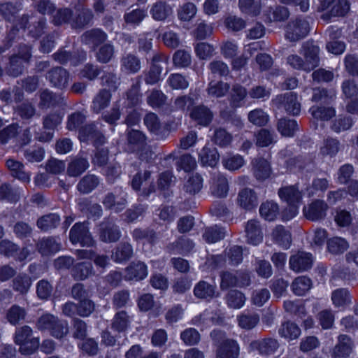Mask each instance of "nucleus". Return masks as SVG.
I'll return each instance as SVG.
<instances>
[{"label":"nucleus","instance_id":"1","mask_svg":"<svg viewBox=\"0 0 358 358\" xmlns=\"http://www.w3.org/2000/svg\"><path fill=\"white\" fill-rule=\"evenodd\" d=\"M32 329L27 325L17 328L15 332L14 342L20 346L22 355L33 354L39 347L38 338L32 336Z\"/></svg>","mask_w":358,"mask_h":358},{"label":"nucleus","instance_id":"2","mask_svg":"<svg viewBox=\"0 0 358 358\" xmlns=\"http://www.w3.org/2000/svg\"><path fill=\"white\" fill-rule=\"evenodd\" d=\"M36 325L39 329L48 330L52 336L57 338L64 337L69 332L67 322L51 314H45L40 317Z\"/></svg>","mask_w":358,"mask_h":358},{"label":"nucleus","instance_id":"3","mask_svg":"<svg viewBox=\"0 0 358 358\" xmlns=\"http://www.w3.org/2000/svg\"><path fill=\"white\" fill-rule=\"evenodd\" d=\"M310 31L308 22L301 17L289 21L285 27V37L290 42H297L305 38Z\"/></svg>","mask_w":358,"mask_h":358},{"label":"nucleus","instance_id":"4","mask_svg":"<svg viewBox=\"0 0 358 358\" xmlns=\"http://www.w3.org/2000/svg\"><path fill=\"white\" fill-rule=\"evenodd\" d=\"M69 239L73 244L80 243L82 246L92 247L96 243L89 231L87 222L76 223L69 231Z\"/></svg>","mask_w":358,"mask_h":358},{"label":"nucleus","instance_id":"5","mask_svg":"<svg viewBox=\"0 0 358 358\" xmlns=\"http://www.w3.org/2000/svg\"><path fill=\"white\" fill-rule=\"evenodd\" d=\"M272 101L278 109H283L289 115H297L301 112V103L294 92L279 94Z\"/></svg>","mask_w":358,"mask_h":358},{"label":"nucleus","instance_id":"6","mask_svg":"<svg viewBox=\"0 0 358 358\" xmlns=\"http://www.w3.org/2000/svg\"><path fill=\"white\" fill-rule=\"evenodd\" d=\"M0 254L6 257H13L15 260L22 262L30 255L27 247L20 248L18 245L13 241L3 239L0 241Z\"/></svg>","mask_w":358,"mask_h":358},{"label":"nucleus","instance_id":"7","mask_svg":"<svg viewBox=\"0 0 358 358\" xmlns=\"http://www.w3.org/2000/svg\"><path fill=\"white\" fill-rule=\"evenodd\" d=\"M122 233L119 226L110 220H104L99 226V238L103 243H115L120 240Z\"/></svg>","mask_w":358,"mask_h":358},{"label":"nucleus","instance_id":"8","mask_svg":"<svg viewBox=\"0 0 358 358\" xmlns=\"http://www.w3.org/2000/svg\"><path fill=\"white\" fill-rule=\"evenodd\" d=\"M79 138L83 142L91 141L96 148L103 145L106 142V137L94 124L83 127L79 131Z\"/></svg>","mask_w":358,"mask_h":358},{"label":"nucleus","instance_id":"9","mask_svg":"<svg viewBox=\"0 0 358 358\" xmlns=\"http://www.w3.org/2000/svg\"><path fill=\"white\" fill-rule=\"evenodd\" d=\"M46 78L53 87L63 90L69 85L70 73L62 66H55L48 71Z\"/></svg>","mask_w":358,"mask_h":358},{"label":"nucleus","instance_id":"10","mask_svg":"<svg viewBox=\"0 0 358 358\" xmlns=\"http://www.w3.org/2000/svg\"><path fill=\"white\" fill-rule=\"evenodd\" d=\"M313 258L310 253L299 251L289 258V268L295 272L306 271L312 268Z\"/></svg>","mask_w":358,"mask_h":358},{"label":"nucleus","instance_id":"11","mask_svg":"<svg viewBox=\"0 0 358 358\" xmlns=\"http://www.w3.org/2000/svg\"><path fill=\"white\" fill-rule=\"evenodd\" d=\"M328 208V205L324 201L315 199L308 207L303 208V213L308 220L319 221L326 217Z\"/></svg>","mask_w":358,"mask_h":358},{"label":"nucleus","instance_id":"12","mask_svg":"<svg viewBox=\"0 0 358 358\" xmlns=\"http://www.w3.org/2000/svg\"><path fill=\"white\" fill-rule=\"evenodd\" d=\"M194 295L199 299L210 301L217 297V286L215 283H210L206 280H200L194 287Z\"/></svg>","mask_w":358,"mask_h":358},{"label":"nucleus","instance_id":"13","mask_svg":"<svg viewBox=\"0 0 358 358\" xmlns=\"http://www.w3.org/2000/svg\"><path fill=\"white\" fill-rule=\"evenodd\" d=\"M246 241L249 244L257 245L263 240V233L259 220H248L245 225Z\"/></svg>","mask_w":358,"mask_h":358},{"label":"nucleus","instance_id":"14","mask_svg":"<svg viewBox=\"0 0 358 358\" xmlns=\"http://www.w3.org/2000/svg\"><path fill=\"white\" fill-rule=\"evenodd\" d=\"M126 137V149L129 152H135L147 143L145 135L140 130L127 129Z\"/></svg>","mask_w":358,"mask_h":358},{"label":"nucleus","instance_id":"15","mask_svg":"<svg viewBox=\"0 0 358 358\" xmlns=\"http://www.w3.org/2000/svg\"><path fill=\"white\" fill-rule=\"evenodd\" d=\"M237 203L241 208L252 210L258 205L257 195L254 189L243 188L238 194Z\"/></svg>","mask_w":358,"mask_h":358},{"label":"nucleus","instance_id":"16","mask_svg":"<svg viewBox=\"0 0 358 358\" xmlns=\"http://www.w3.org/2000/svg\"><path fill=\"white\" fill-rule=\"evenodd\" d=\"M319 52V47L313 41H306L303 43L300 53L303 55L308 66H312L311 71L320 64Z\"/></svg>","mask_w":358,"mask_h":358},{"label":"nucleus","instance_id":"17","mask_svg":"<svg viewBox=\"0 0 358 358\" xmlns=\"http://www.w3.org/2000/svg\"><path fill=\"white\" fill-rule=\"evenodd\" d=\"M252 170L255 178L259 181L268 178L272 173L270 162L263 157L252 159Z\"/></svg>","mask_w":358,"mask_h":358},{"label":"nucleus","instance_id":"18","mask_svg":"<svg viewBox=\"0 0 358 358\" xmlns=\"http://www.w3.org/2000/svg\"><path fill=\"white\" fill-rule=\"evenodd\" d=\"M280 198L286 201L289 205L296 206L302 200V192L299 190L298 185L285 186L278 189Z\"/></svg>","mask_w":358,"mask_h":358},{"label":"nucleus","instance_id":"19","mask_svg":"<svg viewBox=\"0 0 358 358\" xmlns=\"http://www.w3.org/2000/svg\"><path fill=\"white\" fill-rule=\"evenodd\" d=\"M113 192H108L102 199V204L107 210H114L119 213L123 210L127 204V194L122 192L117 201Z\"/></svg>","mask_w":358,"mask_h":358},{"label":"nucleus","instance_id":"20","mask_svg":"<svg viewBox=\"0 0 358 358\" xmlns=\"http://www.w3.org/2000/svg\"><path fill=\"white\" fill-rule=\"evenodd\" d=\"M148 275V268L144 262L134 261L125 268L124 278L127 280H141Z\"/></svg>","mask_w":358,"mask_h":358},{"label":"nucleus","instance_id":"21","mask_svg":"<svg viewBox=\"0 0 358 358\" xmlns=\"http://www.w3.org/2000/svg\"><path fill=\"white\" fill-rule=\"evenodd\" d=\"M194 248V242L185 236L179 237L176 241L168 244L166 250L171 254L185 255Z\"/></svg>","mask_w":358,"mask_h":358},{"label":"nucleus","instance_id":"22","mask_svg":"<svg viewBox=\"0 0 358 358\" xmlns=\"http://www.w3.org/2000/svg\"><path fill=\"white\" fill-rule=\"evenodd\" d=\"M190 117L198 124L207 127L213 120V113L207 106L199 105L192 109Z\"/></svg>","mask_w":358,"mask_h":358},{"label":"nucleus","instance_id":"23","mask_svg":"<svg viewBox=\"0 0 358 358\" xmlns=\"http://www.w3.org/2000/svg\"><path fill=\"white\" fill-rule=\"evenodd\" d=\"M229 181L222 173H217L212 178L210 192L217 198L226 197L229 192Z\"/></svg>","mask_w":358,"mask_h":358},{"label":"nucleus","instance_id":"24","mask_svg":"<svg viewBox=\"0 0 358 358\" xmlns=\"http://www.w3.org/2000/svg\"><path fill=\"white\" fill-rule=\"evenodd\" d=\"M38 94L40 99L38 107L41 109L54 108L60 105L63 101V98L61 95L55 94L48 89L40 90Z\"/></svg>","mask_w":358,"mask_h":358},{"label":"nucleus","instance_id":"25","mask_svg":"<svg viewBox=\"0 0 358 358\" xmlns=\"http://www.w3.org/2000/svg\"><path fill=\"white\" fill-rule=\"evenodd\" d=\"M106 39L107 34L100 29L88 30L81 36V41L93 49L104 43Z\"/></svg>","mask_w":358,"mask_h":358},{"label":"nucleus","instance_id":"26","mask_svg":"<svg viewBox=\"0 0 358 358\" xmlns=\"http://www.w3.org/2000/svg\"><path fill=\"white\" fill-rule=\"evenodd\" d=\"M78 209L89 218L97 220L102 216L103 210L99 203H93L88 199H79Z\"/></svg>","mask_w":358,"mask_h":358},{"label":"nucleus","instance_id":"27","mask_svg":"<svg viewBox=\"0 0 358 358\" xmlns=\"http://www.w3.org/2000/svg\"><path fill=\"white\" fill-rule=\"evenodd\" d=\"M250 347L252 350H257L261 355H268L275 352L279 344L276 339L266 338L252 341L250 343Z\"/></svg>","mask_w":358,"mask_h":358},{"label":"nucleus","instance_id":"28","mask_svg":"<svg viewBox=\"0 0 358 358\" xmlns=\"http://www.w3.org/2000/svg\"><path fill=\"white\" fill-rule=\"evenodd\" d=\"M353 347L351 338L347 335H340L338 343L334 348L331 356L334 358H343L349 356Z\"/></svg>","mask_w":358,"mask_h":358},{"label":"nucleus","instance_id":"29","mask_svg":"<svg viewBox=\"0 0 358 358\" xmlns=\"http://www.w3.org/2000/svg\"><path fill=\"white\" fill-rule=\"evenodd\" d=\"M134 256V249L128 242H120L112 252L111 258L117 263L129 261Z\"/></svg>","mask_w":358,"mask_h":358},{"label":"nucleus","instance_id":"30","mask_svg":"<svg viewBox=\"0 0 358 358\" xmlns=\"http://www.w3.org/2000/svg\"><path fill=\"white\" fill-rule=\"evenodd\" d=\"M6 166L13 177L23 182L30 181V173L24 170V166L22 162L13 159H8L6 162Z\"/></svg>","mask_w":358,"mask_h":358},{"label":"nucleus","instance_id":"31","mask_svg":"<svg viewBox=\"0 0 358 358\" xmlns=\"http://www.w3.org/2000/svg\"><path fill=\"white\" fill-rule=\"evenodd\" d=\"M90 166L87 158L78 155L73 157L67 166V175L71 177H78L85 172Z\"/></svg>","mask_w":358,"mask_h":358},{"label":"nucleus","instance_id":"32","mask_svg":"<svg viewBox=\"0 0 358 358\" xmlns=\"http://www.w3.org/2000/svg\"><path fill=\"white\" fill-rule=\"evenodd\" d=\"M62 245L55 238L49 236L39 240L36 243V249L42 255H50L60 250Z\"/></svg>","mask_w":358,"mask_h":358},{"label":"nucleus","instance_id":"33","mask_svg":"<svg viewBox=\"0 0 358 358\" xmlns=\"http://www.w3.org/2000/svg\"><path fill=\"white\" fill-rule=\"evenodd\" d=\"M247 94L248 92L243 86L238 83L234 84L229 95L230 106L233 108L242 106Z\"/></svg>","mask_w":358,"mask_h":358},{"label":"nucleus","instance_id":"34","mask_svg":"<svg viewBox=\"0 0 358 358\" xmlns=\"http://www.w3.org/2000/svg\"><path fill=\"white\" fill-rule=\"evenodd\" d=\"M239 347L234 340L226 341L225 343L217 348V358H238Z\"/></svg>","mask_w":358,"mask_h":358},{"label":"nucleus","instance_id":"35","mask_svg":"<svg viewBox=\"0 0 358 358\" xmlns=\"http://www.w3.org/2000/svg\"><path fill=\"white\" fill-rule=\"evenodd\" d=\"M61 222L60 216L57 213H48L41 216L36 221V226L43 231L57 228Z\"/></svg>","mask_w":358,"mask_h":358},{"label":"nucleus","instance_id":"36","mask_svg":"<svg viewBox=\"0 0 358 358\" xmlns=\"http://www.w3.org/2000/svg\"><path fill=\"white\" fill-rule=\"evenodd\" d=\"M52 59L61 65H65L70 63L72 66H77L80 63L78 55L70 50H66L64 48H59L52 55Z\"/></svg>","mask_w":358,"mask_h":358},{"label":"nucleus","instance_id":"37","mask_svg":"<svg viewBox=\"0 0 358 358\" xmlns=\"http://www.w3.org/2000/svg\"><path fill=\"white\" fill-rule=\"evenodd\" d=\"M100 183V179L94 174H87L77 184L78 191L83 194H90L95 189Z\"/></svg>","mask_w":358,"mask_h":358},{"label":"nucleus","instance_id":"38","mask_svg":"<svg viewBox=\"0 0 358 358\" xmlns=\"http://www.w3.org/2000/svg\"><path fill=\"white\" fill-rule=\"evenodd\" d=\"M350 9V4L347 0H335L329 12L321 15V18L327 22L331 17L344 16Z\"/></svg>","mask_w":358,"mask_h":358},{"label":"nucleus","instance_id":"39","mask_svg":"<svg viewBox=\"0 0 358 358\" xmlns=\"http://www.w3.org/2000/svg\"><path fill=\"white\" fill-rule=\"evenodd\" d=\"M271 236L273 241L280 246L287 249L292 243L291 234L282 225L276 226L272 231Z\"/></svg>","mask_w":358,"mask_h":358},{"label":"nucleus","instance_id":"40","mask_svg":"<svg viewBox=\"0 0 358 358\" xmlns=\"http://www.w3.org/2000/svg\"><path fill=\"white\" fill-rule=\"evenodd\" d=\"M150 13L155 20L163 21L172 13L171 7L164 1H157L152 6Z\"/></svg>","mask_w":358,"mask_h":358},{"label":"nucleus","instance_id":"41","mask_svg":"<svg viewBox=\"0 0 358 358\" xmlns=\"http://www.w3.org/2000/svg\"><path fill=\"white\" fill-rule=\"evenodd\" d=\"M341 148V144L338 139L327 137L323 141L322 145L320 149V154L323 157H334L338 153Z\"/></svg>","mask_w":358,"mask_h":358},{"label":"nucleus","instance_id":"42","mask_svg":"<svg viewBox=\"0 0 358 358\" xmlns=\"http://www.w3.org/2000/svg\"><path fill=\"white\" fill-rule=\"evenodd\" d=\"M110 99L111 94L109 90H101L93 99L91 106L92 111L95 113H99L109 106Z\"/></svg>","mask_w":358,"mask_h":358},{"label":"nucleus","instance_id":"43","mask_svg":"<svg viewBox=\"0 0 358 358\" xmlns=\"http://www.w3.org/2000/svg\"><path fill=\"white\" fill-rule=\"evenodd\" d=\"M227 306L233 309L241 308L246 300L245 294L238 289H230L224 296Z\"/></svg>","mask_w":358,"mask_h":358},{"label":"nucleus","instance_id":"44","mask_svg":"<svg viewBox=\"0 0 358 358\" xmlns=\"http://www.w3.org/2000/svg\"><path fill=\"white\" fill-rule=\"evenodd\" d=\"M199 160L203 166L214 167L220 159V155L216 148L203 147L199 154Z\"/></svg>","mask_w":358,"mask_h":358},{"label":"nucleus","instance_id":"45","mask_svg":"<svg viewBox=\"0 0 358 358\" xmlns=\"http://www.w3.org/2000/svg\"><path fill=\"white\" fill-rule=\"evenodd\" d=\"M277 129L280 134L285 137H292L299 130V125L295 120L281 118L277 122Z\"/></svg>","mask_w":358,"mask_h":358},{"label":"nucleus","instance_id":"46","mask_svg":"<svg viewBox=\"0 0 358 358\" xmlns=\"http://www.w3.org/2000/svg\"><path fill=\"white\" fill-rule=\"evenodd\" d=\"M20 3L10 1L0 3V15L8 22H14L20 10Z\"/></svg>","mask_w":358,"mask_h":358},{"label":"nucleus","instance_id":"47","mask_svg":"<svg viewBox=\"0 0 358 358\" xmlns=\"http://www.w3.org/2000/svg\"><path fill=\"white\" fill-rule=\"evenodd\" d=\"M121 66L123 71L127 73H136L141 69V64L137 56L129 53L122 56Z\"/></svg>","mask_w":358,"mask_h":358},{"label":"nucleus","instance_id":"48","mask_svg":"<svg viewBox=\"0 0 358 358\" xmlns=\"http://www.w3.org/2000/svg\"><path fill=\"white\" fill-rule=\"evenodd\" d=\"M71 273L76 280H84L94 273L93 267L90 262H80L73 266Z\"/></svg>","mask_w":358,"mask_h":358},{"label":"nucleus","instance_id":"49","mask_svg":"<svg viewBox=\"0 0 358 358\" xmlns=\"http://www.w3.org/2000/svg\"><path fill=\"white\" fill-rule=\"evenodd\" d=\"M78 11V13L72 21L71 27L75 29H83L92 22L94 15L90 9L86 8H82Z\"/></svg>","mask_w":358,"mask_h":358},{"label":"nucleus","instance_id":"50","mask_svg":"<svg viewBox=\"0 0 358 358\" xmlns=\"http://www.w3.org/2000/svg\"><path fill=\"white\" fill-rule=\"evenodd\" d=\"M26 316L27 310L25 308L16 304L11 306L6 314V320L13 325H17L23 322Z\"/></svg>","mask_w":358,"mask_h":358},{"label":"nucleus","instance_id":"51","mask_svg":"<svg viewBox=\"0 0 358 358\" xmlns=\"http://www.w3.org/2000/svg\"><path fill=\"white\" fill-rule=\"evenodd\" d=\"M130 325V317L125 310L115 313L111 323V328L120 333L124 332Z\"/></svg>","mask_w":358,"mask_h":358},{"label":"nucleus","instance_id":"52","mask_svg":"<svg viewBox=\"0 0 358 358\" xmlns=\"http://www.w3.org/2000/svg\"><path fill=\"white\" fill-rule=\"evenodd\" d=\"M131 235L134 240L137 242L146 240L152 245L155 244L158 239V236L155 231L150 228H136L133 230Z\"/></svg>","mask_w":358,"mask_h":358},{"label":"nucleus","instance_id":"53","mask_svg":"<svg viewBox=\"0 0 358 358\" xmlns=\"http://www.w3.org/2000/svg\"><path fill=\"white\" fill-rule=\"evenodd\" d=\"M230 86L228 83L222 81H211L206 89L208 96L213 97H222L229 90Z\"/></svg>","mask_w":358,"mask_h":358},{"label":"nucleus","instance_id":"54","mask_svg":"<svg viewBox=\"0 0 358 358\" xmlns=\"http://www.w3.org/2000/svg\"><path fill=\"white\" fill-rule=\"evenodd\" d=\"M13 289L22 294H26L31 285V278L25 273H20L12 281Z\"/></svg>","mask_w":358,"mask_h":358},{"label":"nucleus","instance_id":"55","mask_svg":"<svg viewBox=\"0 0 358 358\" xmlns=\"http://www.w3.org/2000/svg\"><path fill=\"white\" fill-rule=\"evenodd\" d=\"M312 287L311 280L306 276H299L292 283L293 292L298 296L304 295Z\"/></svg>","mask_w":358,"mask_h":358},{"label":"nucleus","instance_id":"56","mask_svg":"<svg viewBox=\"0 0 358 358\" xmlns=\"http://www.w3.org/2000/svg\"><path fill=\"white\" fill-rule=\"evenodd\" d=\"M232 136L223 128H216L212 136V141L220 148L229 146L232 141Z\"/></svg>","mask_w":358,"mask_h":358},{"label":"nucleus","instance_id":"57","mask_svg":"<svg viewBox=\"0 0 358 358\" xmlns=\"http://www.w3.org/2000/svg\"><path fill=\"white\" fill-rule=\"evenodd\" d=\"M279 213V208L276 203L273 201H266L260 206L259 213L266 220H274Z\"/></svg>","mask_w":358,"mask_h":358},{"label":"nucleus","instance_id":"58","mask_svg":"<svg viewBox=\"0 0 358 358\" xmlns=\"http://www.w3.org/2000/svg\"><path fill=\"white\" fill-rule=\"evenodd\" d=\"M24 157L29 162H40L45 156V150L39 145H34L23 150Z\"/></svg>","mask_w":358,"mask_h":358},{"label":"nucleus","instance_id":"59","mask_svg":"<svg viewBox=\"0 0 358 358\" xmlns=\"http://www.w3.org/2000/svg\"><path fill=\"white\" fill-rule=\"evenodd\" d=\"M278 333L282 337L293 340L300 336L301 329L296 324L291 322H285L279 328Z\"/></svg>","mask_w":358,"mask_h":358},{"label":"nucleus","instance_id":"60","mask_svg":"<svg viewBox=\"0 0 358 358\" xmlns=\"http://www.w3.org/2000/svg\"><path fill=\"white\" fill-rule=\"evenodd\" d=\"M248 119L255 126L264 127L268 122L269 115L263 109L256 108L248 113Z\"/></svg>","mask_w":358,"mask_h":358},{"label":"nucleus","instance_id":"61","mask_svg":"<svg viewBox=\"0 0 358 358\" xmlns=\"http://www.w3.org/2000/svg\"><path fill=\"white\" fill-rule=\"evenodd\" d=\"M310 111L315 120L328 121L336 115V111L332 107L313 106Z\"/></svg>","mask_w":358,"mask_h":358},{"label":"nucleus","instance_id":"62","mask_svg":"<svg viewBox=\"0 0 358 358\" xmlns=\"http://www.w3.org/2000/svg\"><path fill=\"white\" fill-rule=\"evenodd\" d=\"M202 178L197 173L192 174L184 184L183 189L189 195H194L202 188Z\"/></svg>","mask_w":358,"mask_h":358},{"label":"nucleus","instance_id":"63","mask_svg":"<svg viewBox=\"0 0 358 358\" xmlns=\"http://www.w3.org/2000/svg\"><path fill=\"white\" fill-rule=\"evenodd\" d=\"M238 7L245 14L257 16L260 13L261 5L256 0H238Z\"/></svg>","mask_w":358,"mask_h":358},{"label":"nucleus","instance_id":"64","mask_svg":"<svg viewBox=\"0 0 358 358\" xmlns=\"http://www.w3.org/2000/svg\"><path fill=\"white\" fill-rule=\"evenodd\" d=\"M354 121L352 117L339 115L331 125V129L336 133H340L349 130L353 125Z\"/></svg>","mask_w":358,"mask_h":358}]
</instances>
